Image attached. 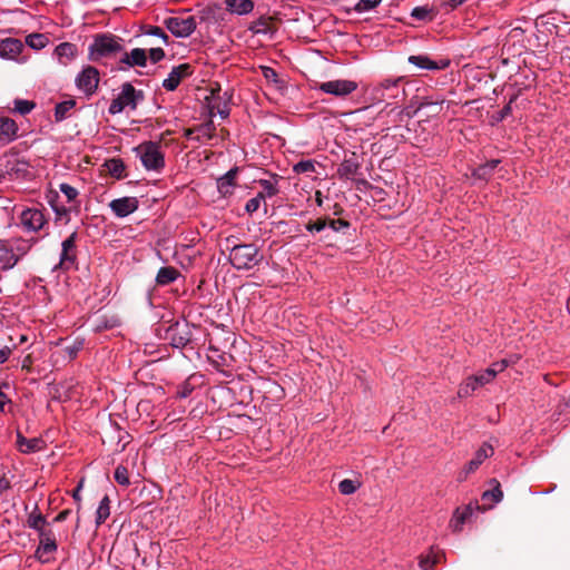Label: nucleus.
<instances>
[{
  "instance_id": "obj_15",
  "label": "nucleus",
  "mask_w": 570,
  "mask_h": 570,
  "mask_svg": "<svg viewBox=\"0 0 570 570\" xmlns=\"http://www.w3.org/2000/svg\"><path fill=\"white\" fill-rule=\"evenodd\" d=\"M24 45L16 38H6L0 40V57L8 60H17L23 50Z\"/></svg>"
},
{
  "instance_id": "obj_39",
  "label": "nucleus",
  "mask_w": 570,
  "mask_h": 570,
  "mask_svg": "<svg viewBox=\"0 0 570 570\" xmlns=\"http://www.w3.org/2000/svg\"><path fill=\"white\" fill-rule=\"evenodd\" d=\"M13 104H14L13 110L22 116L28 115L36 107V104L33 101L26 100V99H16L13 101Z\"/></svg>"
},
{
  "instance_id": "obj_54",
  "label": "nucleus",
  "mask_w": 570,
  "mask_h": 570,
  "mask_svg": "<svg viewBox=\"0 0 570 570\" xmlns=\"http://www.w3.org/2000/svg\"><path fill=\"white\" fill-rule=\"evenodd\" d=\"M11 354V350L8 346L0 348V364L4 363Z\"/></svg>"
},
{
  "instance_id": "obj_29",
  "label": "nucleus",
  "mask_w": 570,
  "mask_h": 570,
  "mask_svg": "<svg viewBox=\"0 0 570 570\" xmlns=\"http://www.w3.org/2000/svg\"><path fill=\"white\" fill-rule=\"evenodd\" d=\"M236 175L237 168H233L217 180L218 189L222 194L229 193L230 188L235 185Z\"/></svg>"
},
{
  "instance_id": "obj_46",
  "label": "nucleus",
  "mask_w": 570,
  "mask_h": 570,
  "mask_svg": "<svg viewBox=\"0 0 570 570\" xmlns=\"http://www.w3.org/2000/svg\"><path fill=\"white\" fill-rule=\"evenodd\" d=\"M60 191L66 196L68 202H73L78 196V190L69 184L62 183L59 186Z\"/></svg>"
},
{
  "instance_id": "obj_40",
  "label": "nucleus",
  "mask_w": 570,
  "mask_h": 570,
  "mask_svg": "<svg viewBox=\"0 0 570 570\" xmlns=\"http://www.w3.org/2000/svg\"><path fill=\"white\" fill-rule=\"evenodd\" d=\"M492 482L495 483V487L492 490L484 491L482 494V499L484 501L491 499L493 503H499L503 498V493L500 489L499 482L495 479H493Z\"/></svg>"
},
{
  "instance_id": "obj_49",
  "label": "nucleus",
  "mask_w": 570,
  "mask_h": 570,
  "mask_svg": "<svg viewBox=\"0 0 570 570\" xmlns=\"http://www.w3.org/2000/svg\"><path fill=\"white\" fill-rule=\"evenodd\" d=\"M327 227L334 232H341L350 227V223L344 219H328Z\"/></svg>"
},
{
  "instance_id": "obj_50",
  "label": "nucleus",
  "mask_w": 570,
  "mask_h": 570,
  "mask_svg": "<svg viewBox=\"0 0 570 570\" xmlns=\"http://www.w3.org/2000/svg\"><path fill=\"white\" fill-rule=\"evenodd\" d=\"M431 13L428 7H415L412 9L411 17L416 20H425Z\"/></svg>"
},
{
  "instance_id": "obj_41",
  "label": "nucleus",
  "mask_w": 570,
  "mask_h": 570,
  "mask_svg": "<svg viewBox=\"0 0 570 570\" xmlns=\"http://www.w3.org/2000/svg\"><path fill=\"white\" fill-rule=\"evenodd\" d=\"M114 478L119 485L128 487L130 484L128 470L124 465L116 468Z\"/></svg>"
},
{
  "instance_id": "obj_35",
  "label": "nucleus",
  "mask_w": 570,
  "mask_h": 570,
  "mask_svg": "<svg viewBox=\"0 0 570 570\" xmlns=\"http://www.w3.org/2000/svg\"><path fill=\"white\" fill-rule=\"evenodd\" d=\"M277 176L275 175L274 178ZM259 186L262 187L263 191L259 194H264V199L266 197L272 198L276 196L279 191L277 186V179L271 180V179H259L258 180Z\"/></svg>"
},
{
  "instance_id": "obj_38",
  "label": "nucleus",
  "mask_w": 570,
  "mask_h": 570,
  "mask_svg": "<svg viewBox=\"0 0 570 570\" xmlns=\"http://www.w3.org/2000/svg\"><path fill=\"white\" fill-rule=\"evenodd\" d=\"M480 386L474 381L473 376L468 377L459 387L458 395L460 397H466L471 395Z\"/></svg>"
},
{
  "instance_id": "obj_6",
  "label": "nucleus",
  "mask_w": 570,
  "mask_h": 570,
  "mask_svg": "<svg viewBox=\"0 0 570 570\" xmlns=\"http://www.w3.org/2000/svg\"><path fill=\"white\" fill-rule=\"evenodd\" d=\"M165 27L176 38H188L197 28L195 17H169L164 20Z\"/></svg>"
},
{
  "instance_id": "obj_45",
  "label": "nucleus",
  "mask_w": 570,
  "mask_h": 570,
  "mask_svg": "<svg viewBox=\"0 0 570 570\" xmlns=\"http://www.w3.org/2000/svg\"><path fill=\"white\" fill-rule=\"evenodd\" d=\"M146 35L158 37L164 41V43L166 46L169 45V37L160 27H157V26L148 27V29L146 30Z\"/></svg>"
},
{
  "instance_id": "obj_9",
  "label": "nucleus",
  "mask_w": 570,
  "mask_h": 570,
  "mask_svg": "<svg viewBox=\"0 0 570 570\" xmlns=\"http://www.w3.org/2000/svg\"><path fill=\"white\" fill-rule=\"evenodd\" d=\"M77 238H78V234H77V232H73L61 243L59 266L63 269H69L76 263Z\"/></svg>"
},
{
  "instance_id": "obj_4",
  "label": "nucleus",
  "mask_w": 570,
  "mask_h": 570,
  "mask_svg": "<svg viewBox=\"0 0 570 570\" xmlns=\"http://www.w3.org/2000/svg\"><path fill=\"white\" fill-rule=\"evenodd\" d=\"M142 99L141 90H137L130 82H125L118 96L110 102L108 111L110 115H117L126 108L135 110Z\"/></svg>"
},
{
  "instance_id": "obj_43",
  "label": "nucleus",
  "mask_w": 570,
  "mask_h": 570,
  "mask_svg": "<svg viewBox=\"0 0 570 570\" xmlns=\"http://www.w3.org/2000/svg\"><path fill=\"white\" fill-rule=\"evenodd\" d=\"M357 484L350 479H344L338 483V490L342 494L350 495L357 490Z\"/></svg>"
},
{
  "instance_id": "obj_14",
  "label": "nucleus",
  "mask_w": 570,
  "mask_h": 570,
  "mask_svg": "<svg viewBox=\"0 0 570 570\" xmlns=\"http://www.w3.org/2000/svg\"><path fill=\"white\" fill-rule=\"evenodd\" d=\"M21 224L29 232H38L46 224V218L40 209L27 208L21 213Z\"/></svg>"
},
{
  "instance_id": "obj_23",
  "label": "nucleus",
  "mask_w": 570,
  "mask_h": 570,
  "mask_svg": "<svg viewBox=\"0 0 570 570\" xmlns=\"http://www.w3.org/2000/svg\"><path fill=\"white\" fill-rule=\"evenodd\" d=\"M407 60L411 65H414L417 68L425 69V70H439V69L446 67V65H448V63H442L440 66L438 62L431 60L425 55L410 56Z\"/></svg>"
},
{
  "instance_id": "obj_56",
  "label": "nucleus",
  "mask_w": 570,
  "mask_h": 570,
  "mask_svg": "<svg viewBox=\"0 0 570 570\" xmlns=\"http://www.w3.org/2000/svg\"><path fill=\"white\" fill-rule=\"evenodd\" d=\"M69 515H70V510H63L56 515L55 521L63 522L68 519Z\"/></svg>"
},
{
  "instance_id": "obj_53",
  "label": "nucleus",
  "mask_w": 570,
  "mask_h": 570,
  "mask_svg": "<svg viewBox=\"0 0 570 570\" xmlns=\"http://www.w3.org/2000/svg\"><path fill=\"white\" fill-rule=\"evenodd\" d=\"M50 204H51V207L58 218L68 216L69 210L65 206L58 205L53 202H50Z\"/></svg>"
},
{
  "instance_id": "obj_52",
  "label": "nucleus",
  "mask_w": 570,
  "mask_h": 570,
  "mask_svg": "<svg viewBox=\"0 0 570 570\" xmlns=\"http://www.w3.org/2000/svg\"><path fill=\"white\" fill-rule=\"evenodd\" d=\"M150 60L156 63L165 58V51L161 48H151L149 50Z\"/></svg>"
},
{
  "instance_id": "obj_59",
  "label": "nucleus",
  "mask_w": 570,
  "mask_h": 570,
  "mask_svg": "<svg viewBox=\"0 0 570 570\" xmlns=\"http://www.w3.org/2000/svg\"><path fill=\"white\" fill-rule=\"evenodd\" d=\"M7 402H8L7 395L0 391V411L4 410V405L7 404Z\"/></svg>"
},
{
  "instance_id": "obj_21",
  "label": "nucleus",
  "mask_w": 570,
  "mask_h": 570,
  "mask_svg": "<svg viewBox=\"0 0 570 570\" xmlns=\"http://www.w3.org/2000/svg\"><path fill=\"white\" fill-rule=\"evenodd\" d=\"M195 131L197 136L195 138L191 137L193 131H187L186 136L190 139H196L198 142H205L210 140L215 136V125L213 121H207L200 126H198Z\"/></svg>"
},
{
  "instance_id": "obj_19",
  "label": "nucleus",
  "mask_w": 570,
  "mask_h": 570,
  "mask_svg": "<svg viewBox=\"0 0 570 570\" xmlns=\"http://www.w3.org/2000/svg\"><path fill=\"white\" fill-rule=\"evenodd\" d=\"M77 47L70 42H62L58 45L55 49V55L59 61V63L67 66L77 56Z\"/></svg>"
},
{
  "instance_id": "obj_22",
  "label": "nucleus",
  "mask_w": 570,
  "mask_h": 570,
  "mask_svg": "<svg viewBox=\"0 0 570 570\" xmlns=\"http://www.w3.org/2000/svg\"><path fill=\"white\" fill-rule=\"evenodd\" d=\"M360 164L356 158L351 157L344 159L337 168V174L341 178L352 179L358 171Z\"/></svg>"
},
{
  "instance_id": "obj_63",
  "label": "nucleus",
  "mask_w": 570,
  "mask_h": 570,
  "mask_svg": "<svg viewBox=\"0 0 570 570\" xmlns=\"http://www.w3.org/2000/svg\"><path fill=\"white\" fill-rule=\"evenodd\" d=\"M498 362H499V367H501L503 371L510 365V361L507 358H503Z\"/></svg>"
},
{
  "instance_id": "obj_11",
  "label": "nucleus",
  "mask_w": 570,
  "mask_h": 570,
  "mask_svg": "<svg viewBox=\"0 0 570 570\" xmlns=\"http://www.w3.org/2000/svg\"><path fill=\"white\" fill-rule=\"evenodd\" d=\"M193 68L189 63H181L171 69L163 81V87L168 91L177 89L183 79L191 76Z\"/></svg>"
},
{
  "instance_id": "obj_62",
  "label": "nucleus",
  "mask_w": 570,
  "mask_h": 570,
  "mask_svg": "<svg viewBox=\"0 0 570 570\" xmlns=\"http://www.w3.org/2000/svg\"><path fill=\"white\" fill-rule=\"evenodd\" d=\"M218 114L223 118H226L229 115V110H228V108L226 106H224V108H218Z\"/></svg>"
},
{
  "instance_id": "obj_17",
  "label": "nucleus",
  "mask_w": 570,
  "mask_h": 570,
  "mask_svg": "<svg viewBox=\"0 0 570 570\" xmlns=\"http://www.w3.org/2000/svg\"><path fill=\"white\" fill-rule=\"evenodd\" d=\"M493 454V448L490 444L484 443L474 454L473 459L468 462L463 469L464 478L478 470L485 459Z\"/></svg>"
},
{
  "instance_id": "obj_8",
  "label": "nucleus",
  "mask_w": 570,
  "mask_h": 570,
  "mask_svg": "<svg viewBox=\"0 0 570 570\" xmlns=\"http://www.w3.org/2000/svg\"><path fill=\"white\" fill-rule=\"evenodd\" d=\"M76 86L78 90L86 96H91L96 92L99 83V71L92 66L85 67L76 77Z\"/></svg>"
},
{
  "instance_id": "obj_3",
  "label": "nucleus",
  "mask_w": 570,
  "mask_h": 570,
  "mask_svg": "<svg viewBox=\"0 0 570 570\" xmlns=\"http://www.w3.org/2000/svg\"><path fill=\"white\" fill-rule=\"evenodd\" d=\"M134 151L146 170L159 173L165 168V154L159 142L144 141L135 147Z\"/></svg>"
},
{
  "instance_id": "obj_16",
  "label": "nucleus",
  "mask_w": 570,
  "mask_h": 570,
  "mask_svg": "<svg viewBox=\"0 0 570 570\" xmlns=\"http://www.w3.org/2000/svg\"><path fill=\"white\" fill-rule=\"evenodd\" d=\"M147 51L141 48H135L130 52H125L120 58V63L125 65V69L131 67H146L147 66ZM120 69H124L121 67Z\"/></svg>"
},
{
  "instance_id": "obj_33",
  "label": "nucleus",
  "mask_w": 570,
  "mask_h": 570,
  "mask_svg": "<svg viewBox=\"0 0 570 570\" xmlns=\"http://www.w3.org/2000/svg\"><path fill=\"white\" fill-rule=\"evenodd\" d=\"M41 441L39 439H26L21 434H18V446L23 453H31L40 450Z\"/></svg>"
},
{
  "instance_id": "obj_37",
  "label": "nucleus",
  "mask_w": 570,
  "mask_h": 570,
  "mask_svg": "<svg viewBox=\"0 0 570 570\" xmlns=\"http://www.w3.org/2000/svg\"><path fill=\"white\" fill-rule=\"evenodd\" d=\"M440 553L431 549L426 556L420 558L419 566L422 570H434L433 567L440 561Z\"/></svg>"
},
{
  "instance_id": "obj_1",
  "label": "nucleus",
  "mask_w": 570,
  "mask_h": 570,
  "mask_svg": "<svg viewBox=\"0 0 570 570\" xmlns=\"http://www.w3.org/2000/svg\"><path fill=\"white\" fill-rule=\"evenodd\" d=\"M124 50L122 39L111 33L97 35L88 48L91 61L115 57Z\"/></svg>"
},
{
  "instance_id": "obj_42",
  "label": "nucleus",
  "mask_w": 570,
  "mask_h": 570,
  "mask_svg": "<svg viewBox=\"0 0 570 570\" xmlns=\"http://www.w3.org/2000/svg\"><path fill=\"white\" fill-rule=\"evenodd\" d=\"M382 0H360L355 4V11L358 13L367 12L375 9Z\"/></svg>"
},
{
  "instance_id": "obj_44",
  "label": "nucleus",
  "mask_w": 570,
  "mask_h": 570,
  "mask_svg": "<svg viewBox=\"0 0 570 570\" xmlns=\"http://www.w3.org/2000/svg\"><path fill=\"white\" fill-rule=\"evenodd\" d=\"M264 200V194H257L255 197L250 198L246 205L245 210L248 214H253L258 210L261 207L262 202Z\"/></svg>"
},
{
  "instance_id": "obj_24",
  "label": "nucleus",
  "mask_w": 570,
  "mask_h": 570,
  "mask_svg": "<svg viewBox=\"0 0 570 570\" xmlns=\"http://www.w3.org/2000/svg\"><path fill=\"white\" fill-rule=\"evenodd\" d=\"M499 164H500L499 159H492L490 161H487V163L480 165L479 167H476L473 170L472 176L475 179L488 181L491 178L494 169L498 167Z\"/></svg>"
},
{
  "instance_id": "obj_55",
  "label": "nucleus",
  "mask_w": 570,
  "mask_h": 570,
  "mask_svg": "<svg viewBox=\"0 0 570 570\" xmlns=\"http://www.w3.org/2000/svg\"><path fill=\"white\" fill-rule=\"evenodd\" d=\"M487 370L492 373L491 376L493 379L497 376L498 373L503 371L501 367H499V362L492 363Z\"/></svg>"
},
{
  "instance_id": "obj_27",
  "label": "nucleus",
  "mask_w": 570,
  "mask_h": 570,
  "mask_svg": "<svg viewBox=\"0 0 570 570\" xmlns=\"http://www.w3.org/2000/svg\"><path fill=\"white\" fill-rule=\"evenodd\" d=\"M226 6L230 12L236 14H247L254 8L250 0H226Z\"/></svg>"
},
{
  "instance_id": "obj_12",
  "label": "nucleus",
  "mask_w": 570,
  "mask_h": 570,
  "mask_svg": "<svg viewBox=\"0 0 570 570\" xmlns=\"http://www.w3.org/2000/svg\"><path fill=\"white\" fill-rule=\"evenodd\" d=\"M168 340L174 347L183 348L191 340L190 330L187 324L176 323L167 331Z\"/></svg>"
},
{
  "instance_id": "obj_61",
  "label": "nucleus",
  "mask_w": 570,
  "mask_h": 570,
  "mask_svg": "<svg viewBox=\"0 0 570 570\" xmlns=\"http://www.w3.org/2000/svg\"><path fill=\"white\" fill-rule=\"evenodd\" d=\"M264 76L266 78H269V77H276V72L272 69V68H265L264 69Z\"/></svg>"
},
{
  "instance_id": "obj_20",
  "label": "nucleus",
  "mask_w": 570,
  "mask_h": 570,
  "mask_svg": "<svg viewBox=\"0 0 570 570\" xmlns=\"http://www.w3.org/2000/svg\"><path fill=\"white\" fill-rule=\"evenodd\" d=\"M473 509L471 505H466L463 509H456L453 513L452 519L450 520V528L454 532H459L462 530L465 521L472 515Z\"/></svg>"
},
{
  "instance_id": "obj_36",
  "label": "nucleus",
  "mask_w": 570,
  "mask_h": 570,
  "mask_svg": "<svg viewBox=\"0 0 570 570\" xmlns=\"http://www.w3.org/2000/svg\"><path fill=\"white\" fill-rule=\"evenodd\" d=\"M293 171L297 175L305 174L309 176L316 171V161L313 159H303L293 166Z\"/></svg>"
},
{
  "instance_id": "obj_48",
  "label": "nucleus",
  "mask_w": 570,
  "mask_h": 570,
  "mask_svg": "<svg viewBox=\"0 0 570 570\" xmlns=\"http://www.w3.org/2000/svg\"><path fill=\"white\" fill-rule=\"evenodd\" d=\"M492 373L489 372L488 370H484L475 375H472L474 381L476 382V384L481 387L488 383H490L493 377L491 376Z\"/></svg>"
},
{
  "instance_id": "obj_60",
  "label": "nucleus",
  "mask_w": 570,
  "mask_h": 570,
  "mask_svg": "<svg viewBox=\"0 0 570 570\" xmlns=\"http://www.w3.org/2000/svg\"><path fill=\"white\" fill-rule=\"evenodd\" d=\"M465 2V0H449V6L451 8H456L461 4H463Z\"/></svg>"
},
{
  "instance_id": "obj_47",
  "label": "nucleus",
  "mask_w": 570,
  "mask_h": 570,
  "mask_svg": "<svg viewBox=\"0 0 570 570\" xmlns=\"http://www.w3.org/2000/svg\"><path fill=\"white\" fill-rule=\"evenodd\" d=\"M327 227V219L320 218L315 222H309L306 225V230L309 233H321Z\"/></svg>"
},
{
  "instance_id": "obj_7",
  "label": "nucleus",
  "mask_w": 570,
  "mask_h": 570,
  "mask_svg": "<svg viewBox=\"0 0 570 570\" xmlns=\"http://www.w3.org/2000/svg\"><path fill=\"white\" fill-rule=\"evenodd\" d=\"M357 87L358 85L354 80L335 79L321 82L317 85L316 90L338 98H344L354 92Z\"/></svg>"
},
{
  "instance_id": "obj_10",
  "label": "nucleus",
  "mask_w": 570,
  "mask_h": 570,
  "mask_svg": "<svg viewBox=\"0 0 570 570\" xmlns=\"http://www.w3.org/2000/svg\"><path fill=\"white\" fill-rule=\"evenodd\" d=\"M57 543L52 531L41 532L39 535V546L36 550V558L46 563L50 560V556L56 552Z\"/></svg>"
},
{
  "instance_id": "obj_13",
  "label": "nucleus",
  "mask_w": 570,
  "mask_h": 570,
  "mask_svg": "<svg viewBox=\"0 0 570 570\" xmlns=\"http://www.w3.org/2000/svg\"><path fill=\"white\" fill-rule=\"evenodd\" d=\"M139 202L136 197L116 198L109 203V208L116 217L124 218L138 209Z\"/></svg>"
},
{
  "instance_id": "obj_30",
  "label": "nucleus",
  "mask_w": 570,
  "mask_h": 570,
  "mask_svg": "<svg viewBox=\"0 0 570 570\" xmlns=\"http://www.w3.org/2000/svg\"><path fill=\"white\" fill-rule=\"evenodd\" d=\"M76 106V101L73 99L63 100L57 104L55 108V118L56 121H62L68 118L69 112Z\"/></svg>"
},
{
  "instance_id": "obj_51",
  "label": "nucleus",
  "mask_w": 570,
  "mask_h": 570,
  "mask_svg": "<svg viewBox=\"0 0 570 570\" xmlns=\"http://www.w3.org/2000/svg\"><path fill=\"white\" fill-rule=\"evenodd\" d=\"M82 347V342H76L70 346H66L65 352L68 355L70 360L75 358L78 354V352Z\"/></svg>"
},
{
  "instance_id": "obj_26",
  "label": "nucleus",
  "mask_w": 570,
  "mask_h": 570,
  "mask_svg": "<svg viewBox=\"0 0 570 570\" xmlns=\"http://www.w3.org/2000/svg\"><path fill=\"white\" fill-rule=\"evenodd\" d=\"M37 510L38 507L36 505L35 511L29 514L27 523L30 529L37 531L40 535L41 532H49L50 530L45 528L47 520L41 513L37 512Z\"/></svg>"
},
{
  "instance_id": "obj_64",
  "label": "nucleus",
  "mask_w": 570,
  "mask_h": 570,
  "mask_svg": "<svg viewBox=\"0 0 570 570\" xmlns=\"http://www.w3.org/2000/svg\"><path fill=\"white\" fill-rule=\"evenodd\" d=\"M80 489H81V484H79L78 488L73 491L72 497L76 501H80Z\"/></svg>"
},
{
  "instance_id": "obj_28",
  "label": "nucleus",
  "mask_w": 570,
  "mask_h": 570,
  "mask_svg": "<svg viewBox=\"0 0 570 570\" xmlns=\"http://www.w3.org/2000/svg\"><path fill=\"white\" fill-rule=\"evenodd\" d=\"M179 273L176 268L171 266L161 267L156 276V282L158 285H168L175 282L178 277Z\"/></svg>"
},
{
  "instance_id": "obj_58",
  "label": "nucleus",
  "mask_w": 570,
  "mask_h": 570,
  "mask_svg": "<svg viewBox=\"0 0 570 570\" xmlns=\"http://www.w3.org/2000/svg\"><path fill=\"white\" fill-rule=\"evenodd\" d=\"M416 111H417V109L413 110L411 107H406L402 110V114L405 115L407 118H412V117H414Z\"/></svg>"
},
{
  "instance_id": "obj_18",
  "label": "nucleus",
  "mask_w": 570,
  "mask_h": 570,
  "mask_svg": "<svg viewBox=\"0 0 570 570\" xmlns=\"http://www.w3.org/2000/svg\"><path fill=\"white\" fill-rule=\"evenodd\" d=\"M18 126L16 121L8 117H0V141L9 144L17 138Z\"/></svg>"
},
{
  "instance_id": "obj_2",
  "label": "nucleus",
  "mask_w": 570,
  "mask_h": 570,
  "mask_svg": "<svg viewBox=\"0 0 570 570\" xmlns=\"http://www.w3.org/2000/svg\"><path fill=\"white\" fill-rule=\"evenodd\" d=\"M228 257L232 266L238 271L252 269L263 259V255L255 244L234 245Z\"/></svg>"
},
{
  "instance_id": "obj_34",
  "label": "nucleus",
  "mask_w": 570,
  "mask_h": 570,
  "mask_svg": "<svg viewBox=\"0 0 570 570\" xmlns=\"http://www.w3.org/2000/svg\"><path fill=\"white\" fill-rule=\"evenodd\" d=\"M48 42L49 39L43 33H30L26 37V45L35 50L43 49L48 45Z\"/></svg>"
},
{
  "instance_id": "obj_31",
  "label": "nucleus",
  "mask_w": 570,
  "mask_h": 570,
  "mask_svg": "<svg viewBox=\"0 0 570 570\" xmlns=\"http://www.w3.org/2000/svg\"><path fill=\"white\" fill-rule=\"evenodd\" d=\"M105 167L107 168L108 173L117 178L120 179L124 177L125 173V164L119 158H111L105 163Z\"/></svg>"
},
{
  "instance_id": "obj_32",
  "label": "nucleus",
  "mask_w": 570,
  "mask_h": 570,
  "mask_svg": "<svg viewBox=\"0 0 570 570\" xmlns=\"http://www.w3.org/2000/svg\"><path fill=\"white\" fill-rule=\"evenodd\" d=\"M110 515V500L107 495H105L96 511V524H102Z\"/></svg>"
},
{
  "instance_id": "obj_5",
  "label": "nucleus",
  "mask_w": 570,
  "mask_h": 570,
  "mask_svg": "<svg viewBox=\"0 0 570 570\" xmlns=\"http://www.w3.org/2000/svg\"><path fill=\"white\" fill-rule=\"evenodd\" d=\"M402 77L394 79H384L373 87V96L379 100L400 99L405 96L404 89L401 87Z\"/></svg>"
},
{
  "instance_id": "obj_57",
  "label": "nucleus",
  "mask_w": 570,
  "mask_h": 570,
  "mask_svg": "<svg viewBox=\"0 0 570 570\" xmlns=\"http://www.w3.org/2000/svg\"><path fill=\"white\" fill-rule=\"evenodd\" d=\"M511 102L512 100H510V102L502 108V110L500 111V119H503L511 112Z\"/></svg>"
},
{
  "instance_id": "obj_25",
  "label": "nucleus",
  "mask_w": 570,
  "mask_h": 570,
  "mask_svg": "<svg viewBox=\"0 0 570 570\" xmlns=\"http://www.w3.org/2000/svg\"><path fill=\"white\" fill-rule=\"evenodd\" d=\"M18 262V257L8 245L0 240V268L9 269L12 268Z\"/></svg>"
}]
</instances>
